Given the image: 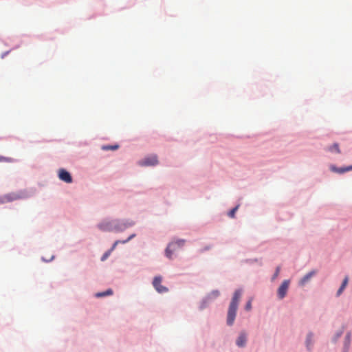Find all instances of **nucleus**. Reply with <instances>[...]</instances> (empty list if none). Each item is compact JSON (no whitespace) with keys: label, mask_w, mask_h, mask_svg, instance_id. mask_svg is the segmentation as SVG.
I'll list each match as a JSON object with an SVG mask.
<instances>
[{"label":"nucleus","mask_w":352,"mask_h":352,"mask_svg":"<svg viewBox=\"0 0 352 352\" xmlns=\"http://www.w3.org/2000/svg\"><path fill=\"white\" fill-rule=\"evenodd\" d=\"M241 293V289L236 290L230 302L227 316V324L229 326L232 325L234 322Z\"/></svg>","instance_id":"obj_1"},{"label":"nucleus","mask_w":352,"mask_h":352,"mask_svg":"<svg viewBox=\"0 0 352 352\" xmlns=\"http://www.w3.org/2000/svg\"><path fill=\"white\" fill-rule=\"evenodd\" d=\"M185 243V241L183 239H178L176 241L169 243L166 249V255L169 258H171L173 252L177 248L182 247Z\"/></svg>","instance_id":"obj_2"},{"label":"nucleus","mask_w":352,"mask_h":352,"mask_svg":"<svg viewBox=\"0 0 352 352\" xmlns=\"http://www.w3.org/2000/svg\"><path fill=\"white\" fill-rule=\"evenodd\" d=\"M162 277L161 276H157L154 277L153 280V286L155 290L160 294L166 293L168 292V288L162 285Z\"/></svg>","instance_id":"obj_3"},{"label":"nucleus","mask_w":352,"mask_h":352,"mask_svg":"<svg viewBox=\"0 0 352 352\" xmlns=\"http://www.w3.org/2000/svg\"><path fill=\"white\" fill-rule=\"evenodd\" d=\"M135 236V234H133L130 235L126 240H123V241L117 240V241H116L114 242V243L113 244L111 248L109 250H108L107 252H106L103 254V256L101 258V261H105L110 256L111 253L116 249V246L118 244H120V243L124 244V243L129 242L130 240H131Z\"/></svg>","instance_id":"obj_4"},{"label":"nucleus","mask_w":352,"mask_h":352,"mask_svg":"<svg viewBox=\"0 0 352 352\" xmlns=\"http://www.w3.org/2000/svg\"><path fill=\"white\" fill-rule=\"evenodd\" d=\"M116 225V221H103L98 225V228L103 232H111L115 231V226Z\"/></svg>","instance_id":"obj_5"},{"label":"nucleus","mask_w":352,"mask_h":352,"mask_svg":"<svg viewBox=\"0 0 352 352\" xmlns=\"http://www.w3.org/2000/svg\"><path fill=\"white\" fill-rule=\"evenodd\" d=\"M157 164L158 160L156 155L148 156L139 162V164L141 166H155Z\"/></svg>","instance_id":"obj_6"},{"label":"nucleus","mask_w":352,"mask_h":352,"mask_svg":"<svg viewBox=\"0 0 352 352\" xmlns=\"http://www.w3.org/2000/svg\"><path fill=\"white\" fill-rule=\"evenodd\" d=\"M289 280H285L282 283L278 289V296L279 298L283 299L285 296L289 287Z\"/></svg>","instance_id":"obj_7"},{"label":"nucleus","mask_w":352,"mask_h":352,"mask_svg":"<svg viewBox=\"0 0 352 352\" xmlns=\"http://www.w3.org/2000/svg\"><path fill=\"white\" fill-rule=\"evenodd\" d=\"M58 177L60 180L70 184L72 182V177L70 173L65 169H60L58 171Z\"/></svg>","instance_id":"obj_8"},{"label":"nucleus","mask_w":352,"mask_h":352,"mask_svg":"<svg viewBox=\"0 0 352 352\" xmlns=\"http://www.w3.org/2000/svg\"><path fill=\"white\" fill-rule=\"evenodd\" d=\"M134 223L133 222H130L128 221L119 222L116 221V225L115 226V231L116 232H122L125 230L126 228L131 227Z\"/></svg>","instance_id":"obj_9"},{"label":"nucleus","mask_w":352,"mask_h":352,"mask_svg":"<svg viewBox=\"0 0 352 352\" xmlns=\"http://www.w3.org/2000/svg\"><path fill=\"white\" fill-rule=\"evenodd\" d=\"M247 341V334L245 332H241L238 338L236 339V344L239 347H243Z\"/></svg>","instance_id":"obj_10"},{"label":"nucleus","mask_w":352,"mask_h":352,"mask_svg":"<svg viewBox=\"0 0 352 352\" xmlns=\"http://www.w3.org/2000/svg\"><path fill=\"white\" fill-rule=\"evenodd\" d=\"M316 274L315 271H311L307 274L300 281V284L301 285H304L307 282H308L310 278Z\"/></svg>","instance_id":"obj_11"},{"label":"nucleus","mask_w":352,"mask_h":352,"mask_svg":"<svg viewBox=\"0 0 352 352\" xmlns=\"http://www.w3.org/2000/svg\"><path fill=\"white\" fill-rule=\"evenodd\" d=\"M331 170L336 173H344L346 171H349L352 170V166H347L346 168H336L335 166H333L331 168Z\"/></svg>","instance_id":"obj_12"},{"label":"nucleus","mask_w":352,"mask_h":352,"mask_svg":"<svg viewBox=\"0 0 352 352\" xmlns=\"http://www.w3.org/2000/svg\"><path fill=\"white\" fill-rule=\"evenodd\" d=\"M328 150L330 152H336L337 153H340V149L339 148V145L338 143H334L331 146L329 147Z\"/></svg>","instance_id":"obj_13"},{"label":"nucleus","mask_w":352,"mask_h":352,"mask_svg":"<svg viewBox=\"0 0 352 352\" xmlns=\"http://www.w3.org/2000/svg\"><path fill=\"white\" fill-rule=\"evenodd\" d=\"M112 294H113L112 289H109L106 292L97 293L96 294V296L98 297V298L99 297H104V296H106L111 295Z\"/></svg>","instance_id":"obj_14"},{"label":"nucleus","mask_w":352,"mask_h":352,"mask_svg":"<svg viewBox=\"0 0 352 352\" xmlns=\"http://www.w3.org/2000/svg\"><path fill=\"white\" fill-rule=\"evenodd\" d=\"M102 150H116L118 148V145H113V146H103L102 147Z\"/></svg>","instance_id":"obj_15"},{"label":"nucleus","mask_w":352,"mask_h":352,"mask_svg":"<svg viewBox=\"0 0 352 352\" xmlns=\"http://www.w3.org/2000/svg\"><path fill=\"white\" fill-rule=\"evenodd\" d=\"M239 208V206H236L234 208H232L228 213V216L231 218H234L235 215V212L237 211Z\"/></svg>","instance_id":"obj_16"},{"label":"nucleus","mask_w":352,"mask_h":352,"mask_svg":"<svg viewBox=\"0 0 352 352\" xmlns=\"http://www.w3.org/2000/svg\"><path fill=\"white\" fill-rule=\"evenodd\" d=\"M4 198L7 201H12L13 200L16 199L18 198V197H16L15 195H6Z\"/></svg>","instance_id":"obj_17"},{"label":"nucleus","mask_w":352,"mask_h":352,"mask_svg":"<svg viewBox=\"0 0 352 352\" xmlns=\"http://www.w3.org/2000/svg\"><path fill=\"white\" fill-rule=\"evenodd\" d=\"M13 162L14 160L11 157H6L3 156H0V162Z\"/></svg>","instance_id":"obj_18"},{"label":"nucleus","mask_w":352,"mask_h":352,"mask_svg":"<svg viewBox=\"0 0 352 352\" xmlns=\"http://www.w3.org/2000/svg\"><path fill=\"white\" fill-rule=\"evenodd\" d=\"M245 309L247 311H250L252 309V300H250L248 301V302L245 305Z\"/></svg>","instance_id":"obj_19"},{"label":"nucleus","mask_w":352,"mask_h":352,"mask_svg":"<svg viewBox=\"0 0 352 352\" xmlns=\"http://www.w3.org/2000/svg\"><path fill=\"white\" fill-rule=\"evenodd\" d=\"M280 267L279 266H278L276 269V272L273 276V279L276 278L278 274H279V272H280Z\"/></svg>","instance_id":"obj_20"},{"label":"nucleus","mask_w":352,"mask_h":352,"mask_svg":"<svg viewBox=\"0 0 352 352\" xmlns=\"http://www.w3.org/2000/svg\"><path fill=\"white\" fill-rule=\"evenodd\" d=\"M311 338H312V334L310 333L307 336V346H309L311 344Z\"/></svg>","instance_id":"obj_21"},{"label":"nucleus","mask_w":352,"mask_h":352,"mask_svg":"<svg viewBox=\"0 0 352 352\" xmlns=\"http://www.w3.org/2000/svg\"><path fill=\"white\" fill-rule=\"evenodd\" d=\"M347 283H348V277H345L344 280H343V282H342V285L346 287Z\"/></svg>","instance_id":"obj_22"},{"label":"nucleus","mask_w":352,"mask_h":352,"mask_svg":"<svg viewBox=\"0 0 352 352\" xmlns=\"http://www.w3.org/2000/svg\"><path fill=\"white\" fill-rule=\"evenodd\" d=\"M344 291V289L342 288H339V289L338 290V292H337V296H340L342 292Z\"/></svg>","instance_id":"obj_23"},{"label":"nucleus","mask_w":352,"mask_h":352,"mask_svg":"<svg viewBox=\"0 0 352 352\" xmlns=\"http://www.w3.org/2000/svg\"><path fill=\"white\" fill-rule=\"evenodd\" d=\"M212 294L214 296H218L219 295V292L218 291H215V292H212Z\"/></svg>","instance_id":"obj_24"},{"label":"nucleus","mask_w":352,"mask_h":352,"mask_svg":"<svg viewBox=\"0 0 352 352\" xmlns=\"http://www.w3.org/2000/svg\"><path fill=\"white\" fill-rule=\"evenodd\" d=\"M350 336H351V334L349 333L347 335H346V338L349 340L350 339Z\"/></svg>","instance_id":"obj_25"},{"label":"nucleus","mask_w":352,"mask_h":352,"mask_svg":"<svg viewBox=\"0 0 352 352\" xmlns=\"http://www.w3.org/2000/svg\"><path fill=\"white\" fill-rule=\"evenodd\" d=\"M345 287H346L345 286H343V285H341V286H340V288H342L343 289H345Z\"/></svg>","instance_id":"obj_26"}]
</instances>
